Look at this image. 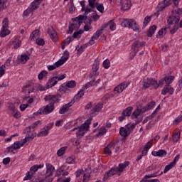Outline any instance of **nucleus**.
Masks as SVG:
<instances>
[{"label":"nucleus","instance_id":"f257e3e1","mask_svg":"<svg viewBox=\"0 0 182 182\" xmlns=\"http://www.w3.org/2000/svg\"><path fill=\"white\" fill-rule=\"evenodd\" d=\"M45 102H48V105L43 107L39 109L40 114H50L53 110H55V103H59L60 102V95H46L44 97Z\"/></svg>","mask_w":182,"mask_h":182},{"label":"nucleus","instance_id":"f03ea898","mask_svg":"<svg viewBox=\"0 0 182 182\" xmlns=\"http://www.w3.org/2000/svg\"><path fill=\"white\" fill-rule=\"evenodd\" d=\"M172 15L168 17L167 19L168 23L169 25H174L173 29L170 30V33L172 35L173 33H176L177 31L178 30V22L180 21V15L182 14V9H178L177 10L173 9L172 11Z\"/></svg>","mask_w":182,"mask_h":182},{"label":"nucleus","instance_id":"7ed1b4c3","mask_svg":"<svg viewBox=\"0 0 182 182\" xmlns=\"http://www.w3.org/2000/svg\"><path fill=\"white\" fill-rule=\"evenodd\" d=\"M129 164H130V162L125 161L123 164H119L118 167L112 168L109 171L105 173L103 177V181H107L110 177H113V176L117 174V173H123V171L127 167V166H129Z\"/></svg>","mask_w":182,"mask_h":182},{"label":"nucleus","instance_id":"20e7f679","mask_svg":"<svg viewBox=\"0 0 182 182\" xmlns=\"http://www.w3.org/2000/svg\"><path fill=\"white\" fill-rule=\"evenodd\" d=\"M92 123V118H89L87 119L85 122V124H82L81 126L77 127V128H73V129L69 131V134L72 133V132H75V130H77L76 132V136L77 137H83L85 136V134L87 130H89V125Z\"/></svg>","mask_w":182,"mask_h":182},{"label":"nucleus","instance_id":"39448f33","mask_svg":"<svg viewBox=\"0 0 182 182\" xmlns=\"http://www.w3.org/2000/svg\"><path fill=\"white\" fill-rule=\"evenodd\" d=\"M8 28H9V21L8 20V18H5L2 21V28L0 31L1 38H5V36H7V35L11 33V31H9Z\"/></svg>","mask_w":182,"mask_h":182},{"label":"nucleus","instance_id":"423d86ee","mask_svg":"<svg viewBox=\"0 0 182 182\" xmlns=\"http://www.w3.org/2000/svg\"><path fill=\"white\" fill-rule=\"evenodd\" d=\"M144 46H146V42L134 41L132 47V49L133 50V52L132 53V56L129 57V59H133V58L136 56L137 52H139V50H136V48L139 49V48H143Z\"/></svg>","mask_w":182,"mask_h":182},{"label":"nucleus","instance_id":"0eeeda50","mask_svg":"<svg viewBox=\"0 0 182 182\" xmlns=\"http://www.w3.org/2000/svg\"><path fill=\"white\" fill-rule=\"evenodd\" d=\"M143 86L145 89L149 86H154V89H159V82L153 79L147 78L144 80Z\"/></svg>","mask_w":182,"mask_h":182},{"label":"nucleus","instance_id":"6e6552de","mask_svg":"<svg viewBox=\"0 0 182 182\" xmlns=\"http://www.w3.org/2000/svg\"><path fill=\"white\" fill-rule=\"evenodd\" d=\"M90 12H92V9L87 8L85 10V12L83 14V15H80L78 17L72 18L73 22H75V23H77L80 22L79 21H87V15Z\"/></svg>","mask_w":182,"mask_h":182},{"label":"nucleus","instance_id":"1a4fd4ad","mask_svg":"<svg viewBox=\"0 0 182 182\" xmlns=\"http://www.w3.org/2000/svg\"><path fill=\"white\" fill-rule=\"evenodd\" d=\"M35 83H33V82H28L26 83V85L23 87V93L28 94L29 93H32V92H33L35 90Z\"/></svg>","mask_w":182,"mask_h":182},{"label":"nucleus","instance_id":"9d476101","mask_svg":"<svg viewBox=\"0 0 182 182\" xmlns=\"http://www.w3.org/2000/svg\"><path fill=\"white\" fill-rule=\"evenodd\" d=\"M100 63H99V60H95L92 66V73L90 75V79H92V77H96V75H99V65Z\"/></svg>","mask_w":182,"mask_h":182},{"label":"nucleus","instance_id":"9b49d317","mask_svg":"<svg viewBox=\"0 0 182 182\" xmlns=\"http://www.w3.org/2000/svg\"><path fill=\"white\" fill-rule=\"evenodd\" d=\"M102 109H103V104H102V103L97 104L91 109V112L90 114V116L92 117H93L94 116H96V113H99V112H100V110H102Z\"/></svg>","mask_w":182,"mask_h":182},{"label":"nucleus","instance_id":"f8f14e48","mask_svg":"<svg viewBox=\"0 0 182 182\" xmlns=\"http://www.w3.org/2000/svg\"><path fill=\"white\" fill-rule=\"evenodd\" d=\"M38 165H34L31 168L30 171L31 172H28L26 176L24 177L23 180H31L32 177H33V173H36V171H38Z\"/></svg>","mask_w":182,"mask_h":182},{"label":"nucleus","instance_id":"ddd939ff","mask_svg":"<svg viewBox=\"0 0 182 182\" xmlns=\"http://www.w3.org/2000/svg\"><path fill=\"white\" fill-rule=\"evenodd\" d=\"M121 9L122 11H129V8H132V2L130 0H121Z\"/></svg>","mask_w":182,"mask_h":182},{"label":"nucleus","instance_id":"4468645a","mask_svg":"<svg viewBox=\"0 0 182 182\" xmlns=\"http://www.w3.org/2000/svg\"><path fill=\"white\" fill-rule=\"evenodd\" d=\"M129 85H130V83L129 82H122L114 89V92H117V93H122V92H123V90H124V89H126L127 86H129Z\"/></svg>","mask_w":182,"mask_h":182},{"label":"nucleus","instance_id":"2eb2a0df","mask_svg":"<svg viewBox=\"0 0 182 182\" xmlns=\"http://www.w3.org/2000/svg\"><path fill=\"white\" fill-rule=\"evenodd\" d=\"M73 105V101L68 102V104L64 105L59 110L60 114H65V113L69 112V108L72 107Z\"/></svg>","mask_w":182,"mask_h":182},{"label":"nucleus","instance_id":"dca6fc26","mask_svg":"<svg viewBox=\"0 0 182 182\" xmlns=\"http://www.w3.org/2000/svg\"><path fill=\"white\" fill-rule=\"evenodd\" d=\"M58 83V77H53L48 80V82L46 85V89H50V87H53Z\"/></svg>","mask_w":182,"mask_h":182},{"label":"nucleus","instance_id":"f3484780","mask_svg":"<svg viewBox=\"0 0 182 182\" xmlns=\"http://www.w3.org/2000/svg\"><path fill=\"white\" fill-rule=\"evenodd\" d=\"M151 154L154 157H166L167 156V151L164 149H160L158 151H152Z\"/></svg>","mask_w":182,"mask_h":182},{"label":"nucleus","instance_id":"a211bd4d","mask_svg":"<svg viewBox=\"0 0 182 182\" xmlns=\"http://www.w3.org/2000/svg\"><path fill=\"white\" fill-rule=\"evenodd\" d=\"M153 144V139H151L149 141H148L147 144L144 146V149L141 151V156H146L147 152L150 149V147H151Z\"/></svg>","mask_w":182,"mask_h":182},{"label":"nucleus","instance_id":"6ab92c4d","mask_svg":"<svg viewBox=\"0 0 182 182\" xmlns=\"http://www.w3.org/2000/svg\"><path fill=\"white\" fill-rule=\"evenodd\" d=\"M48 35H50V39H52V41H56V36H58V34L56 33V31H55V29L53 28V27H49L48 28Z\"/></svg>","mask_w":182,"mask_h":182},{"label":"nucleus","instance_id":"aec40b11","mask_svg":"<svg viewBox=\"0 0 182 182\" xmlns=\"http://www.w3.org/2000/svg\"><path fill=\"white\" fill-rule=\"evenodd\" d=\"M46 175L47 176H53V173H55V168L50 164H46Z\"/></svg>","mask_w":182,"mask_h":182},{"label":"nucleus","instance_id":"412c9836","mask_svg":"<svg viewBox=\"0 0 182 182\" xmlns=\"http://www.w3.org/2000/svg\"><path fill=\"white\" fill-rule=\"evenodd\" d=\"M171 4V2H170V1H168V0H164L161 1L158 4L159 11H163V9H165L166 8H167V6H168V5H170Z\"/></svg>","mask_w":182,"mask_h":182},{"label":"nucleus","instance_id":"4be33fe9","mask_svg":"<svg viewBox=\"0 0 182 182\" xmlns=\"http://www.w3.org/2000/svg\"><path fill=\"white\" fill-rule=\"evenodd\" d=\"M24 144H26V139L16 141L13 145V149L14 150H18V149H21V147H22V146H23Z\"/></svg>","mask_w":182,"mask_h":182},{"label":"nucleus","instance_id":"5701e85b","mask_svg":"<svg viewBox=\"0 0 182 182\" xmlns=\"http://www.w3.org/2000/svg\"><path fill=\"white\" fill-rule=\"evenodd\" d=\"M170 25H172V24L168 23V25H166L165 28H163L161 30H159V31L158 32V34L156 35V38H163V36L166 35V30L170 29L171 28Z\"/></svg>","mask_w":182,"mask_h":182},{"label":"nucleus","instance_id":"b1692460","mask_svg":"<svg viewBox=\"0 0 182 182\" xmlns=\"http://www.w3.org/2000/svg\"><path fill=\"white\" fill-rule=\"evenodd\" d=\"M92 18L94 19V21H97L99 18H100V16L97 15L96 12L93 13L90 17H87L86 21H85V23H88V25L92 24Z\"/></svg>","mask_w":182,"mask_h":182},{"label":"nucleus","instance_id":"393cba45","mask_svg":"<svg viewBox=\"0 0 182 182\" xmlns=\"http://www.w3.org/2000/svg\"><path fill=\"white\" fill-rule=\"evenodd\" d=\"M156 106V102L151 101L146 106L142 108V113H145L147 110H151Z\"/></svg>","mask_w":182,"mask_h":182},{"label":"nucleus","instance_id":"a878e982","mask_svg":"<svg viewBox=\"0 0 182 182\" xmlns=\"http://www.w3.org/2000/svg\"><path fill=\"white\" fill-rule=\"evenodd\" d=\"M69 89L68 88V87L65 86H60V89L58 91V93L56 95H55L54 96H58V95H60V97H62V95H63V93H66V92H68Z\"/></svg>","mask_w":182,"mask_h":182},{"label":"nucleus","instance_id":"bb28decb","mask_svg":"<svg viewBox=\"0 0 182 182\" xmlns=\"http://www.w3.org/2000/svg\"><path fill=\"white\" fill-rule=\"evenodd\" d=\"M18 60L20 63H21L22 65H24V63H27L29 60V55L26 54L21 55L18 57Z\"/></svg>","mask_w":182,"mask_h":182},{"label":"nucleus","instance_id":"cd10ccee","mask_svg":"<svg viewBox=\"0 0 182 182\" xmlns=\"http://www.w3.org/2000/svg\"><path fill=\"white\" fill-rule=\"evenodd\" d=\"M39 36H41V31L36 29L31 33V35L30 37L31 41H35V39H38Z\"/></svg>","mask_w":182,"mask_h":182},{"label":"nucleus","instance_id":"c85d7f7f","mask_svg":"<svg viewBox=\"0 0 182 182\" xmlns=\"http://www.w3.org/2000/svg\"><path fill=\"white\" fill-rule=\"evenodd\" d=\"M157 29V26L156 25H153L151 26L148 31H147V36L149 38H151V36H153V35H154V33L156 32V30Z\"/></svg>","mask_w":182,"mask_h":182},{"label":"nucleus","instance_id":"c756f323","mask_svg":"<svg viewBox=\"0 0 182 182\" xmlns=\"http://www.w3.org/2000/svg\"><path fill=\"white\" fill-rule=\"evenodd\" d=\"M133 22V19H124V21L122 22L121 25L122 26H124V28H131L132 23Z\"/></svg>","mask_w":182,"mask_h":182},{"label":"nucleus","instance_id":"7c9ffc66","mask_svg":"<svg viewBox=\"0 0 182 182\" xmlns=\"http://www.w3.org/2000/svg\"><path fill=\"white\" fill-rule=\"evenodd\" d=\"M84 90V89H82L77 92V94L74 97L73 100H72L73 104L75 103V102H77V100H79V99H80V97H82V96L85 95Z\"/></svg>","mask_w":182,"mask_h":182},{"label":"nucleus","instance_id":"2f4dec72","mask_svg":"<svg viewBox=\"0 0 182 182\" xmlns=\"http://www.w3.org/2000/svg\"><path fill=\"white\" fill-rule=\"evenodd\" d=\"M113 146H116V143L112 142L109 144L105 149H104V153L105 154H112V151L110 150L111 147H113Z\"/></svg>","mask_w":182,"mask_h":182},{"label":"nucleus","instance_id":"473e14b6","mask_svg":"<svg viewBox=\"0 0 182 182\" xmlns=\"http://www.w3.org/2000/svg\"><path fill=\"white\" fill-rule=\"evenodd\" d=\"M101 35L97 33V31L95 32V33L93 35V36L91 38L90 41H89V45H93L95 43V41H97L99 39V37Z\"/></svg>","mask_w":182,"mask_h":182},{"label":"nucleus","instance_id":"72a5a7b5","mask_svg":"<svg viewBox=\"0 0 182 182\" xmlns=\"http://www.w3.org/2000/svg\"><path fill=\"white\" fill-rule=\"evenodd\" d=\"M48 134H49V131L45 129V127H44L43 129L38 133L37 136L43 137L45 136H48Z\"/></svg>","mask_w":182,"mask_h":182},{"label":"nucleus","instance_id":"f704fd0d","mask_svg":"<svg viewBox=\"0 0 182 182\" xmlns=\"http://www.w3.org/2000/svg\"><path fill=\"white\" fill-rule=\"evenodd\" d=\"M130 28H132L135 32H140V26L137 25L134 20L132 21Z\"/></svg>","mask_w":182,"mask_h":182},{"label":"nucleus","instance_id":"c9c22d12","mask_svg":"<svg viewBox=\"0 0 182 182\" xmlns=\"http://www.w3.org/2000/svg\"><path fill=\"white\" fill-rule=\"evenodd\" d=\"M132 112H133V107H128L122 112V114L129 117L132 114Z\"/></svg>","mask_w":182,"mask_h":182},{"label":"nucleus","instance_id":"e433bc0d","mask_svg":"<svg viewBox=\"0 0 182 182\" xmlns=\"http://www.w3.org/2000/svg\"><path fill=\"white\" fill-rule=\"evenodd\" d=\"M96 77H92L91 79V80L90 82H88L84 87H82V89H89V87H92V86H95V78Z\"/></svg>","mask_w":182,"mask_h":182},{"label":"nucleus","instance_id":"4c0bfd02","mask_svg":"<svg viewBox=\"0 0 182 182\" xmlns=\"http://www.w3.org/2000/svg\"><path fill=\"white\" fill-rule=\"evenodd\" d=\"M143 112V108L141 109L137 108L133 113L132 115V119H137V117H139V116H140V113Z\"/></svg>","mask_w":182,"mask_h":182},{"label":"nucleus","instance_id":"58836bf2","mask_svg":"<svg viewBox=\"0 0 182 182\" xmlns=\"http://www.w3.org/2000/svg\"><path fill=\"white\" fill-rule=\"evenodd\" d=\"M36 136H37L36 133L31 134H28V135H26L25 139H23V140H26V143H28V141H31V140H33V138L36 137Z\"/></svg>","mask_w":182,"mask_h":182},{"label":"nucleus","instance_id":"ea45409f","mask_svg":"<svg viewBox=\"0 0 182 182\" xmlns=\"http://www.w3.org/2000/svg\"><path fill=\"white\" fill-rule=\"evenodd\" d=\"M119 134L122 137H127V136L129 135L127 129H126V128L124 127H121L119 130Z\"/></svg>","mask_w":182,"mask_h":182},{"label":"nucleus","instance_id":"a19ab883","mask_svg":"<svg viewBox=\"0 0 182 182\" xmlns=\"http://www.w3.org/2000/svg\"><path fill=\"white\" fill-rule=\"evenodd\" d=\"M43 0H35L33 3H31V7L33 9H38V6H39L40 4Z\"/></svg>","mask_w":182,"mask_h":182},{"label":"nucleus","instance_id":"79ce46f5","mask_svg":"<svg viewBox=\"0 0 182 182\" xmlns=\"http://www.w3.org/2000/svg\"><path fill=\"white\" fill-rule=\"evenodd\" d=\"M66 149H68V146H63L58 149V151H57V155L58 156V157H60L61 156H63V154H65Z\"/></svg>","mask_w":182,"mask_h":182},{"label":"nucleus","instance_id":"37998d69","mask_svg":"<svg viewBox=\"0 0 182 182\" xmlns=\"http://www.w3.org/2000/svg\"><path fill=\"white\" fill-rule=\"evenodd\" d=\"M95 6H96L97 10L99 12H100L101 14H103V12H105V7L103 6V4L95 3Z\"/></svg>","mask_w":182,"mask_h":182},{"label":"nucleus","instance_id":"c03bdc74","mask_svg":"<svg viewBox=\"0 0 182 182\" xmlns=\"http://www.w3.org/2000/svg\"><path fill=\"white\" fill-rule=\"evenodd\" d=\"M36 9H33V7H32L31 6V7H29L28 9H27L24 12H23V15L24 16H28L30 14H32L33 12V11H36Z\"/></svg>","mask_w":182,"mask_h":182},{"label":"nucleus","instance_id":"a18cd8bd","mask_svg":"<svg viewBox=\"0 0 182 182\" xmlns=\"http://www.w3.org/2000/svg\"><path fill=\"white\" fill-rule=\"evenodd\" d=\"M161 174H163V172H155L154 173L145 176V178H151L152 177H157V176H161Z\"/></svg>","mask_w":182,"mask_h":182},{"label":"nucleus","instance_id":"49530a36","mask_svg":"<svg viewBox=\"0 0 182 182\" xmlns=\"http://www.w3.org/2000/svg\"><path fill=\"white\" fill-rule=\"evenodd\" d=\"M180 136H181V132L180 131H178L176 133H175L173 136V141L175 143H177V141H178V140H180Z\"/></svg>","mask_w":182,"mask_h":182},{"label":"nucleus","instance_id":"de8ad7c7","mask_svg":"<svg viewBox=\"0 0 182 182\" xmlns=\"http://www.w3.org/2000/svg\"><path fill=\"white\" fill-rule=\"evenodd\" d=\"M87 46H89V44L86 43L84 46H81L80 48L77 47L76 48V50H77L79 55H80V53H82L85 51V49H86Z\"/></svg>","mask_w":182,"mask_h":182},{"label":"nucleus","instance_id":"09e8293b","mask_svg":"<svg viewBox=\"0 0 182 182\" xmlns=\"http://www.w3.org/2000/svg\"><path fill=\"white\" fill-rule=\"evenodd\" d=\"M48 75V71L46 70H43L38 74V80H42L46 75Z\"/></svg>","mask_w":182,"mask_h":182},{"label":"nucleus","instance_id":"8fccbe9b","mask_svg":"<svg viewBox=\"0 0 182 182\" xmlns=\"http://www.w3.org/2000/svg\"><path fill=\"white\" fill-rule=\"evenodd\" d=\"M66 86L68 87H70V89H73V87L76 86V81L75 80L68 81L66 84Z\"/></svg>","mask_w":182,"mask_h":182},{"label":"nucleus","instance_id":"3c124183","mask_svg":"<svg viewBox=\"0 0 182 182\" xmlns=\"http://www.w3.org/2000/svg\"><path fill=\"white\" fill-rule=\"evenodd\" d=\"M8 0H0V9H6Z\"/></svg>","mask_w":182,"mask_h":182},{"label":"nucleus","instance_id":"603ef678","mask_svg":"<svg viewBox=\"0 0 182 182\" xmlns=\"http://www.w3.org/2000/svg\"><path fill=\"white\" fill-rule=\"evenodd\" d=\"M106 133H107V129H106V127H102L100 129L99 133L98 134H97V136H103V134H106Z\"/></svg>","mask_w":182,"mask_h":182},{"label":"nucleus","instance_id":"864d4df0","mask_svg":"<svg viewBox=\"0 0 182 182\" xmlns=\"http://www.w3.org/2000/svg\"><path fill=\"white\" fill-rule=\"evenodd\" d=\"M11 114L15 119H20L21 118V113L19 111L15 109L14 111L11 112Z\"/></svg>","mask_w":182,"mask_h":182},{"label":"nucleus","instance_id":"5fc2aeb1","mask_svg":"<svg viewBox=\"0 0 182 182\" xmlns=\"http://www.w3.org/2000/svg\"><path fill=\"white\" fill-rule=\"evenodd\" d=\"M109 26V23H107L105 24H103L102 26H101V28L100 30H97V33H99V35H102V33H103V31L104 29H106V28Z\"/></svg>","mask_w":182,"mask_h":182},{"label":"nucleus","instance_id":"6e6d98bb","mask_svg":"<svg viewBox=\"0 0 182 182\" xmlns=\"http://www.w3.org/2000/svg\"><path fill=\"white\" fill-rule=\"evenodd\" d=\"M108 26H109L110 31H114V29H116V23H114V22H113V21H109L108 22Z\"/></svg>","mask_w":182,"mask_h":182},{"label":"nucleus","instance_id":"4d7b16f0","mask_svg":"<svg viewBox=\"0 0 182 182\" xmlns=\"http://www.w3.org/2000/svg\"><path fill=\"white\" fill-rule=\"evenodd\" d=\"M36 43L37 45H38V46H43V45H45V40L41 38H38L36 40Z\"/></svg>","mask_w":182,"mask_h":182},{"label":"nucleus","instance_id":"13d9d810","mask_svg":"<svg viewBox=\"0 0 182 182\" xmlns=\"http://www.w3.org/2000/svg\"><path fill=\"white\" fill-rule=\"evenodd\" d=\"M173 166H175L173 164H172L171 162L169 164H168V165H166V166H165V168H164V173H167V171H168L169 170H171V168H173Z\"/></svg>","mask_w":182,"mask_h":182},{"label":"nucleus","instance_id":"bf43d9fd","mask_svg":"<svg viewBox=\"0 0 182 182\" xmlns=\"http://www.w3.org/2000/svg\"><path fill=\"white\" fill-rule=\"evenodd\" d=\"M82 23H83V22L82 21H79L78 23H70L71 26L73 27L74 29H79V28H80V25H82Z\"/></svg>","mask_w":182,"mask_h":182},{"label":"nucleus","instance_id":"052dcab7","mask_svg":"<svg viewBox=\"0 0 182 182\" xmlns=\"http://www.w3.org/2000/svg\"><path fill=\"white\" fill-rule=\"evenodd\" d=\"M21 45H22V41L17 40L16 41L14 42V48L18 49V48H21Z\"/></svg>","mask_w":182,"mask_h":182},{"label":"nucleus","instance_id":"680f3d73","mask_svg":"<svg viewBox=\"0 0 182 182\" xmlns=\"http://www.w3.org/2000/svg\"><path fill=\"white\" fill-rule=\"evenodd\" d=\"M43 182H52L53 181V178L50 175H46L45 178L43 179Z\"/></svg>","mask_w":182,"mask_h":182},{"label":"nucleus","instance_id":"e2e57ef3","mask_svg":"<svg viewBox=\"0 0 182 182\" xmlns=\"http://www.w3.org/2000/svg\"><path fill=\"white\" fill-rule=\"evenodd\" d=\"M151 21V16H146L144 18V24H143V28H145L147 26V23H149Z\"/></svg>","mask_w":182,"mask_h":182},{"label":"nucleus","instance_id":"0e129e2a","mask_svg":"<svg viewBox=\"0 0 182 182\" xmlns=\"http://www.w3.org/2000/svg\"><path fill=\"white\" fill-rule=\"evenodd\" d=\"M61 59L63 60H64L65 62H66V60H68L69 59V52L68 51H65L63 56L61 58Z\"/></svg>","mask_w":182,"mask_h":182},{"label":"nucleus","instance_id":"69168bd1","mask_svg":"<svg viewBox=\"0 0 182 182\" xmlns=\"http://www.w3.org/2000/svg\"><path fill=\"white\" fill-rule=\"evenodd\" d=\"M73 41V37H68L65 40L63 41L64 45H69L70 42Z\"/></svg>","mask_w":182,"mask_h":182},{"label":"nucleus","instance_id":"338daca9","mask_svg":"<svg viewBox=\"0 0 182 182\" xmlns=\"http://www.w3.org/2000/svg\"><path fill=\"white\" fill-rule=\"evenodd\" d=\"M65 63V62L61 58L60 60L55 62L54 65H55V68H60V66H62V65H63Z\"/></svg>","mask_w":182,"mask_h":182},{"label":"nucleus","instance_id":"774afa93","mask_svg":"<svg viewBox=\"0 0 182 182\" xmlns=\"http://www.w3.org/2000/svg\"><path fill=\"white\" fill-rule=\"evenodd\" d=\"M169 87H170L169 85H166L165 87H164V89H162L161 94L167 95V93H168Z\"/></svg>","mask_w":182,"mask_h":182}]
</instances>
